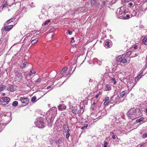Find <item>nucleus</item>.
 <instances>
[{
	"label": "nucleus",
	"mask_w": 147,
	"mask_h": 147,
	"mask_svg": "<svg viewBox=\"0 0 147 147\" xmlns=\"http://www.w3.org/2000/svg\"><path fill=\"white\" fill-rule=\"evenodd\" d=\"M134 48L135 49H137L138 48V45H135L134 47Z\"/></svg>",
	"instance_id": "obj_50"
},
{
	"label": "nucleus",
	"mask_w": 147,
	"mask_h": 147,
	"mask_svg": "<svg viewBox=\"0 0 147 147\" xmlns=\"http://www.w3.org/2000/svg\"><path fill=\"white\" fill-rule=\"evenodd\" d=\"M93 82V80L92 79H90L89 82V83H91V82Z\"/></svg>",
	"instance_id": "obj_51"
},
{
	"label": "nucleus",
	"mask_w": 147,
	"mask_h": 147,
	"mask_svg": "<svg viewBox=\"0 0 147 147\" xmlns=\"http://www.w3.org/2000/svg\"><path fill=\"white\" fill-rule=\"evenodd\" d=\"M132 0H122V1L123 3H127L129 1H131Z\"/></svg>",
	"instance_id": "obj_36"
},
{
	"label": "nucleus",
	"mask_w": 147,
	"mask_h": 147,
	"mask_svg": "<svg viewBox=\"0 0 147 147\" xmlns=\"http://www.w3.org/2000/svg\"><path fill=\"white\" fill-rule=\"evenodd\" d=\"M61 139H59L57 141H56V143L57 144H60L61 142Z\"/></svg>",
	"instance_id": "obj_38"
},
{
	"label": "nucleus",
	"mask_w": 147,
	"mask_h": 147,
	"mask_svg": "<svg viewBox=\"0 0 147 147\" xmlns=\"http://www.w3.org/2000/svg\"><path fill=\"white\" fill-rule=\"evenodd\" d=\"M71 39L72 40H74V37H72L71 38Z\"/></svg>",
	"instance_id": "obj_62"
},
{
	"label": "nucleus",
	"mask_w": 147,
	"mask_h": 147,
	"mask_svg": "<svg viewBox=\"0 0 147 147\" xmlns=\"http://www.w3.org/2000/svg\"><path fill=\"white\" fill-rule=\"evenodd\" d=\"M16 77L18 80H21L22 79L23 76L21 73L19 72L16 74Z\"/></svg>",
	"instance_id": "obj_6"
},
{
	"label": "nucleus",
	"mask_w": 147,
	"mask_h": 147,
	"mask_svg": "<svg viewBox=\"0 0 147 147\" xmlns=\"http://www.w3.org/2000/svg\"><path fill=\"white\" fill-rule=\"evenodd\" d=\"M122 10H123V15H125L126 13L127 12V10L126 9H123Z\"/></svg>",
	"instance_id": "obj_32"
},
{
	"label": "nucleus",
	"mask_w": 147,
	"mask_h": 147,
	"mask_svg": "<svg viewBox=\"0 0 147 147\" xmlns=\"http://www.w3.org/2000/svg\"><path fill=\"white\" fill-rule=\"evenodd\" d=\"M18 105V102L17 101H14L13 102L12 105L13 106L16 107Z\"/></svg>",
	"instance_id": "obj_21"
},
{
	"label": "nucleus",
	"mask_w": 147,
	"mask_h": 147,
	"mask_svg": "<svg viewBox=\"0 0 147 147\" xmlns=\"http://www.w3.org/2000/svg\"><path fill=\"white\" fill-rule=\"evenodd\" d=\"M96 104V103H95V102H94L93 103L91 107H92L93 106H94Z\"/></svg>",
	"instance_id": "obj_52"
},
{
	"label": "nucleus",
	"mask_w": 147,
	"mask_h": 147,
	"mask_svg": "<svg viewBox=\"0 0 147 147\" xmlns=\"http://www.w3.org/2000/svg\"><path fill=\"white\" fill-rule=\"evenodd\" d=\"M111 81L112 82H113L114 84H115L116 83V82L115 80V79L114 78H112L111 79Z\"/></svg>",
	"instance_id": "obj_30"
},
{
	"label": "nucleus",
	"mask_w": 147,
	"mask_h": 147,
	"mask_svg": "<svg viewBox=\"0 0 147 147\" xmlns=\"http://www.w3.org/2000/svg\"><path fill=\"white\" fill-rule=\"evenodd\" d=\"M51 88V86H49L47 87V89H48Z\"/></svg>",
	"instance_id": "obj_58"
},
{
	"label": "nucleus",
	"mask_w": 147,
	"mask_h": 147,
	"mask_svg": "<svg viewBox=\"0 0 147 147\" xmlns=\"http://www.w3.org/2000/svg\"><path fill=\"white\" fill-rule=\"evenodd\" d=\"M103 100L105 101V102H107L109 103H110L109 98L108 96H106L105 98V99L104 100Z\"/></svg>",
	"instance_id": "obj_26"
},
{
	"label": "nucleus",
	"mask_w": 147,
	"mask_h": 147,
	"mask_svg": "<svg viewBox=\"0 0 147 147\" xmlns=\"http://www.w3.org/2000/svg\"><path fill=\"white\" fill-rule=\"evenodd\" d=\"M144 111L146 113H147V108H146Z\"/></svg>",
	"instance_id": "obj_60"
},
{
	"label": "nucleus",
	"mask_w": 147,
	"mask_h": 147,
	"mask_svg": "<svg viewBox=\"0 0 147 147\" xmlns=\"http://www.w3.org/2000/svg\"><path fill=\"white\" fill-rule=\"evenodd\" d=\"M109 103L105 101L104 103V105H109Z\"/></svg>",
	"instance_id": "obj_45"
},
{
	"label": "nucleus",
	"mask_w": 147,
	"mask_h": 147,
	"mask_svg": "<svg viewBox=\"0 0 147 147\" xmlns=\"http://www.w3.org/2000/svg\"><path fill=\"white\" fill-rule=\"evenodd\" d=\"M62 107V106L61 105H60L58 106V109L59 110H62V109L61 108Z\"/></svg>",
	"instance_id": "obj_43"
},
{
	"label": "nucleus",
	"mask_w": 147,
	"mask_h": 147,
	"mask_svg": "<svg viewBox=\"0 0 147 147\" xmlns=\"http://www.w3.org/2000/svg\"><path fill=\"white\" fill-rule=\"evenodd\" d=\"M131 53L130 51H129L127 53L126 55H131Z\"/></svg>",
	"instance_id": "obj_48"
},
{
	"label": "nucleus",
	"mask_w": 147,
	"mask_h": 147,
	"mask_svg": "<svg viewBox=\"0 0 147 147\" xmlns=\"http://www.w3.org/2000/svg\"><path fill=\"white\" fill-rule=\"evenodd\" d=\"M14 26L13 25L7 26L5 27L4 29L6 31H9L12 29Z\"/></svg>",
	"instance_id": "obj_8"
},
{
	"label": "nucleus",
	"mask_w": 147,
	"mask_h": 147,
	"mask_svg": "<svg viewBox=\"0 0 147 147\" xmlns=\"http://www.w3.org/2000/svg\"><path fill=\"white\" fill-rule=\"evenodd\" d=\"M144 119V118L143 117H142L139 119H138L136 120V122L137 123H140L142 121H143Z\"/></svg>",
	"instance_id": "obj_16"
},
{
	"label": "nucleus",
	"mask_w": 147,
	"mask_h": 147,
	"mask_svg": "<svg viewBox=\"0 0 147 147\" xmlns=\"http://www.w3.org/2000/svg\"><path fill=\"white\" fill-rule=\"evenodd\" d=\"M73 113L74 114H77L79 112V110L76 107H73L72 109Z\"/></svg>",
	"instance_id": "obj_5"
},
{
	"label": "nucleus",
	"mask_w": 147,
	"mask_h": 147,
	"mask_svg": "<svg viewBox=\"0 0 147 147\" xmlns=\"http://www.w3.org/2000/svg\"><path fill=\"white\" fill-rule=\"evenodd\" d=\"M3 127H4V125L3 123L1 122H0V129L2 128Z\"/></svg>",
	"instance_id": "obj_34"
},
{
	"label": "nucleus",
	"mask_w": 147,
	"mask_h": 147,
	"mask_svg": "<svg viewBox=\"0 0 147 147\" xmlns=\"http://www.w3.org/2000/svg\"><path fill=\"white\" fill-rule=\"evenodd\" d=\"M108 143L106 141H105L104 142V147H107V145Z\"/></svg>",
	"instance_id": "obj_35"
},
{
	"label": "nucleus",
	"mask_w": 147,
	"mask_h": 147,
	"mask_svg": "<svg viewBox=\"0 0 147 147\" xmlns=\"http://www.w3.org/2000/svg\"><path fill=\"white\" fill-rule=\"evenodd\" d=\"M91 108H92V110H96V106H94L93 107H91Z\"/></svg>",
	"instance_id": "obj_44"
},
{
	"label": "nucleus",
	"mask_w": 147,
	"mask_h": 147,
	"mask_svg": "<svg viewBox=\"0 0 147 147\" xmlns=\"http://www.w3.org/2000/svg\"><path fill=\"white\" fill-rule=\"evenodd\" d=\"M38 41V39L37 38H36L35 39L33 40L31 42V43L32 44H35V43H36Z\"/></svg>",
	"instance_id": "obj_19"
},
{
	"label": "nucleus",
	"mask_w": 147,
	"mask_h": 147,
	"mask_svg": "<svg viewBox=\"0 0 147 147\" xmlns=\"http://www.w3.org/2000/svg\"><path fill=\"white\" fill-rule=\"evenodd\" d=\"M3 100L5 102H9L10 100V98L8 97H4L3 99Z\"/></svg>",
	"instance_id": "obj_15"
},
{
	"label": "nucleus",
	"mask_w": 147,
	"mask_h": 147,
	"mask_svg": "<svg viewBox=\"0 0 147 147\" xmlns=\"http://www.w3.org/2000/svg\"><path fill=\"white\" fill-rule=\"evenodd\" d=\"M12 21V20H11V19H10L7 20V21L6 22L7 23V24H8Z\"/></svg>",
	"instance_id": "obj_42"
},
{
	"label": "nucleus",
	"mask_w": 147,
	"mask_h": 147,
	"mask_svg": "<svg viewBox=\"0 0 147 147\" xmlns=\"http://www.w3.org/2000/svg\"><path fill=\"white\" fill-rule=\"evenodd\" d=\"M69 67V66H66V67H65V71L66 70L67 68H68Z\"/></svg>",
	"instance_id": "obj_55"
},
{
	"label": "nucleus",
	"mask_w": 147,
	"mask_h": 147,
	"mask_svg": "<svg viewBox=\"0 0 147 147\" xmlns=\"http://www.w3.org/2000/svg\"><path fill=\"white\" fill-rule=\"evenodd\" d=\"M122 58V57L121 56H119L117 58V61L118 62H121V60Z\"/></svg>",
	"instance_id": "obj_28"
},
{
	"label": "nucleus",
	"mask_w": 147,
	"mask_h": 147,
	"mask_svg": "<svg viewBox=\"0 0 147 147\" xmlns=\"http://www.w3.org/2000/svg\"><path fill=\"white\" fill-rule=\"evenodd\" d=\"M5 86L4 85L0 86V92L4 90L5 89Z\"/></svg>",
	"instance_id": "obj_22"
},
{
	"label": "nucleus",
	"mask_w": 147,
	"mask_h": 147,
	"mask_svg": "<svg viewBox=\"0 0 147 147\" xmlns=\"http://www.w3.org/2000/svg\"><path fill=\"white\" fill-rule=\"evenodd\" d=\"M135 84L133 82L130 81L128 82L127 84V87H128L129 89H130V90L133 88Z\"/></svg>",
	"instance_id": "obj_7"
},
{
	"label": "nucleus",
	"mask_w": 147,
	"mask_h": 147,
	"mask_svg": "<svg viewBox=\"0 0 147 147\" xmlns=\"http://www.w3.org/2000/svg\"><path fill=\"white\" fill-rule=\"evenodd\" d=\"M129 6L131 7L133 5V3L132 2H130L129 4Z\"/></svg>",
	"instance_id": "obj_47"
},
{
	"label": "nucleus",
	"mask_w": 147,
	"mask_h": 147,
	"mask_svg": "<svg viewBox=\"0 0 147 147\" xmlns=\"http://www.w3.org/2000/svg\"><path fill=\"white\" fill-rule=\"evenodd\" d=\"M36 73V72L35 71H34L33 72V73L34 74H35Z\"/></svg>",
	"instance_id": "obj_63"
},
{
	"label": "nucleus",
	"mask_w": 147,
	"mask_h": 147,
	"mask_svg": "<svg viewBox=\"0 0 147 147\" xmlns=\"http://www.w3.org/2000/svg\"><path fill=\"white\" fill-rule=\"evenodd\" d=\"M117 11H118V12L117 13L118 15L119 16L123 15V10L121 8H118L117 9Z\"/></svg>",
	"instance_id": "obj_13"
},
{
	"label": "nucleus",
	"mask_w": 147,
	"mask_h": 147,
	"mask_svg": "<svg viewBox=\"0 0 147 147\" xmlns=\"http://www.w3.org/2000/svg\"><path fill=\"white\" fill-rule=\"evenodd\" d=\"M128 92H127V91H123L121 92L120 93L119 95L121 98L125 96H126Z\"/></svg>",
	"instance_id": "obj_9"
},
{
	"label": "nucleus",
	"mask_w": 147,
	"mask_h": 147,
	"mask_svg": "<svg viewBox=\"0 0 147 147\" xmlns=\"http://www.w3.org/2000/svg\"><path fill=\"white\" fill-rule=\"evenodd\" d=\"M67 33L69 35H71L72 33V32L70 30H67Z\"/></svg>",
	"instance_id": "obj_40"
},
{
	"label": "nucleus",
	"mask_w": 147,
	"mask_h": 147,
	"mask_svg": "<svg viewBox=\"0 0 147 147\" xmlns=\"http://www.w3.org/2000/svg\"><path fill=\"white\" fill-rule=\"evenodd\" d=\"M70 130H68L67 132V133L66 134V138L67 139L68 138H69V136H70V133L69 132Z\"/></svg>",
	"instance_id": "obj_23"
},
{
	"label": "nucleus",
	"mask_w": 147,
	"mask_h": 147,
	"mask_svg": "<svg viewBox=\"0 0 147 147\" xmlns=\"http://www.w3.org/2000/svg\"><path fill=\"white\" fill-rule=\"evenodd\" d=\"M88 126V124H85L84 125V126L81 128V129H84L85 128H86Z\"/></svg>",
	"instance_id": "obj_33"
},
{
	"label": "nucleus",
	"mask_w": 147,
	"mask_h": 147,
	"mask_svg": "<svg viewBox=\"0 0 147 147\" xmlns=\"http://www.w3.org/2000/svg\"><path fill=\"white\" fill-rule=\"evenodd\" d=\"M27 64H28V63L26 62L24 63L23 64V66L22 68L26 67H27Z\"/></svg>",
	"instance_id": "obj_39"
},
{
	"label": "nucleus",
	"mask_w": 147,
	"mask_h": 147,
	"mask_svg": "<svg viewBox=\"0 0 147 147\" xmlns=\"http://www.w3.org/2000/svg\"><path fill=\"white\" fill-rule=\"evenodd\" d=\"M137 111L134 108H131L128 111L127 115L128 118L131 119H134L137 117Z\"/></svg>",
	"instance_id": "obj_1"
},
{
	"label": "nucleus",
	"mask_w": 147,
	"mask_h": 147,
	"mask_svg": "<svg viewBox=\"0 0 147 147\" xmlns=\"http://www.w3.org/2000/svg\"><path fill=\"white\" fill-rule=\"evenodd\" d=\"M71 75V72L70 70H69V71H68L67 74L66 75L65 77L68 78Z\"/></svg>",
	"instance_id": "obj_29"
},
{
	"label": "nucleus",
	"mask_w": 147,
	"mask_h": 147,
	"mask_svg": "<svg viewBox=\"0 0 147 147\" xmlns=\"http://www.w3.org/2000/svg\"><path fill=\"white\" fill-rule=\"evenodd\" d=\"M19 100L24 106L28 104L29 101V99L27 97H21Z\"/></svg>",
	"instance_id": "obj_3"
},
{
	"label": "nucleus",
	"mask_w": 147,
	"mask_h": 147,
	"mask_svg": "<svg viewBox=\"0 0 147 147\" xmlns=\"http://www.w3.org/2000/svg\"><path fill=\"white\" fill-rule=\"evenodd\" d=\"M143 42L144 44L147 45V38L146 37L144 38L143 39Z\"/></svg>",
	"instance_id": "obj_20"
},
{
	"label": "nucleus",
	"mask_w": 147,
	"mask_h": 147,
	"mask_svg": "<svg viewBox=\"0 0 147 147\" xmlns=\"http://www.w3.org/2000/svg\"><path fill=\"white\" fill-rule=\"evenodd\" d=\"M98 0H91L90 3L92 5H94Z\"/></svg>",
	"instance_id": "obj_17"
},
{
	"label": "nucleus",
	"mask_w": 147,
	"mask_h": 147,
	"mask_svg": "<svg viewBox=\"0 0 147 147\" xmlns=\"http://www.w3.org/2000/svg\"><path fill=\"white\" fill-rule=\"evenodd\" d=\"M64 68H63L62 69V71H61V73H62V74L63 72H64Z\"/></svg>",
	"instance_id": "obj_57"
},
{
	"label": "nucleus",
	"mask_w": 147,
	"mask_h": 147,
	"mask_svg": "<svg viewBox=\"0 0 147 147\" xmlns=\"http://www.w3.org/2000/svg\"><path fill=\"white\" fill-rule=\"evenodd\" d=\"M99 94H97L95 96V97H96V98H98V97H99Z\"/></svg>",
	"instance_id": "obj_56"
},
{
	"label": "nucleus",
	"mask_w": 147,
	"mask_h": 147,
	"mask_svg": "<svg viewBox=\"0 0 147 147\" xmlns=\"http://www.w3.org/2000/svg\"><path fill=\"white\" fill-rule=\"evenodd\" d=\"M32 73H33V72H32V71L30 70V73H29V76H31L32 75Z\"/></svg>",
	"instance_id": "obj_46"
},
{
	"label": "nucleus",
	"mask_w": 147,
	"mask_h": 147,
	"mask_svg": "<svg viewBox=\"0 0 147 147\" xmlns=\"http://www.w3.org/2000/svg\"><path fill=\"white\" fill-rule=\"evenodd\" d=\"M7 5L6 4H5L4 5H3V8L4 7H6V6H7Z\"/></svg>",
	"instance_id": "obj_54"
},
{
	"label": "nucleus",
	"mask_w": 147,
	"mask_h": 147,
	"mask_svg": "<svg viewBox=\"0 0 147 147\" xmlns=\"http://www.w3.org/2000/svg\"><path fill=\"white\" fill-rule=\"evenodd\" d=\"M105 86L106 88L107 89V90H111V87L110 85L108 84H106Z\"/></svg>",
	"instance_id": "obj_24"
},
{
	"label": "nucleus",
	"mask_w": 147,
	"mask_h": 147,
	"mask_svg": "<svg viewBox=\"0 0 147 147\" xmlns=\"http://www.w3.org/2000/svg\"><path fill=\"white\" fill-rule=\"evenodd\" d=\"M120 17H121V18H123V19H127L129 18L130 17V15L129 14H127L126 15H123L120 16Z\"/></svg>",
	"instance_id": "obj_11"
},
{
	"label": "nucleus",
	"mask_w": 147,
	"mask_h": 147,
	"mask_svg": "<svg viewBox=\"0 0 147 147\" xmlns=\"http://www.w3.org/2000/svg\"><path fill=\"white\" fill-rule=\"evenodd\" d=\"M112 42L110 40L105 41L104 42V45L106 48L111 47L112 46Z\"/></svg>",
	"instance_id": "obj_4"
},
{
	"label": "nucleus",
	"mask_w": 147,
	"mask_h": 147,
	"mask_svg": "<svg viewBox=\"0 0 147 147\" xmlns=\"http://www.w3.org/2000/svg\"><path fill=\"white\" fill-rule=\"evenodd\" d=\"M50 20L49 19V20H46V21H45V22L44 23V24L45 25H47V24L48 23L50 22Z\"/></svg>",
	"instance_id": "obj_37"
},
{
	"label": "nucleus",
	"mask_w": 147,
	"mask_h": 147,
	"mask_svg": "<svg viewBox=\"0 0 147 147\" xmlns=\"http://www.w3.org/2000/svg\"><path fill=\"white\" fill-rule=\"evenodd\" d=\"M36 126L39 128H43L45 127V123L44 121L41 118H38L35 122Z\"/></svg>",
	"instance_id": "obj_2"
},
{
	"label": "nucleus",
	"mask_w": 147,
	"mask_h": 147,
	"mask_svg": "<svg viewBox=\"0 0 147 147\" xmlns=\"http://www.w3.org/2000/svg\"><path fill=\"white\" fill-rule=\"evenodd\" d=\"M41 81V79L39 78L35 82V83L38 84L40 83Z\"/></svg>",
	"instance_id": "obj_27"
},
{
	"label": "nucleus",
	"mask_w": 147,
	"mask_h": 147,
	"mask_svg": "<svg viewBox=\"0 0 147 147\" xmlns=\"http://www.w3.org/2000/svg\"><path fill=\"white\" fill-rule=\"evenodd\" d=\"M16 88L13 86H11L9 87L7 89V90L9 91L13 92L15 90Z\"/></svg>",
	"instance_id": "obj_12"
},
{
	"label": "nucleus",
	"mask_w": 147,
	"mask_h": 147,
	"mask_svg": "<svg viewBox=\"0 0 147 147\" xmlns=\"http://www.w3.org/2000/svg\"><path fill=\"white\" fill-rule=\"evenodd\" d=\"M124 36L127 39V36L126 35H125Z\"/></svg>",
	"instance_id": "obj_61"
},
{
	"label": "nucleus",
	"mask_w": 147,
	"mask_h": 147,
	"mask_svg": "<svg viewBox=\"0 0 147 147\" xmlns=\"http://www.w3.org/2000/svg\"><path fill=\"white\" fill-rule=\"evenodd\" d=\"M147 137V133L146 134H143L142 135V137L143 138H145Z\"/></svg>",
	"instance_id": "obj_41"
},
{
	"label": "nucleus",
	"mask_w": 147,
	"mask_h": 147,
	"mask_svg": "<svg viewBox=\"0 0 147 147\" xmlns=\"http://www.w3.org/2000/svg\"><path fill=\"white\" fill-rule=\"evenodd\" d=\"M36 99V98L35 96L31 98L32 102H35Z\"/></svg>",
	"instance_id": "obj_31"
},
{
	"label": "nucleus",
	"mask_w": 147,
	"mask_h": 147,
	"mask_svg": "<svg viewBox=\"0 0 147 147\" xmlns=\"http://www.w3.org/2000/svg\"><path fill=\"white\" fill-rule=\"evenodd\" d=\"M106 4V3L105 1H102V5L103 6H105V5Z\"/></svg>",
	"instance_id": "obj_49"
},
{
	"label": "nucleus",
	"mask_w": 147,
	"mask_h": 147,
	"mask_svg": "<svg viewBox=\"0 0 147 147\" xmlns=\"http://www.w3.org/2000/svg\"><path fill=\"white\" fill-rule=\"evenodd\" d=\"M109 102L110 103H113L115 102V99L114 95L112 96L109 100Z\"/></svg>",
	"instance_id": "obj_14"
},
{
	"label": "nucleus",
	"mask_w": 147,
	"mask_h": 147,
	"mask_svg": "<svg viewBox=\"0 0 147 147\" xmlns=\"http://www.w3.org/2000/svg\"><path fill=\"white\" fill-rule=\"evenodd\" d=\"M110 134H113V135H114L115 133H114L113 132V131H112L110 132Z\"/></svg>",
	"instance_id": "obj_59"
},
{
	"label": "nucleus",
	"mask_w": 147,
	"mask_h": 147,
	"mask_svg": "<svg viewBox=\"0 0 147 147\" xmlns=\"http://www.w3.org/2000/svg\"><path fill=\"white\" fill-rule=\"evenodd\" d=\"M145 2H147V0H145Z\"/></svg>",
	"instance_id": "obj_64"
},
{
	"label": "nucleus",
	"mask_w": 147,
	"mask_h": 147,
	"mask_svg": "<svg viewBox=\"0 0 147 147\" xmlns=\"http://www.w3.org/2000/svg\"><path fill=\"white\" fill-rule=\"evenodd\" d=\"M121 62L123 63H126L127 62V60L124 57H122V58H121Z\"/></svg>",
	"instance_id": "obj_25"
},
{
	"label": "nucleus",
	"mask_w": 147,
	"mask_h": 147,
	"mask_svg": "<svg viewBox=\"0 0 147 147\" xmlns=\"http://www.w3.org/2000/svg\"><path fill=\"white\" fill-rule=\"evenodd\" d=\"M112 138H113V139H115V135H113L112 136Z\"/></svg>",
	"instance_id": "obj_53"
},
{
	"label": "nucleus",
	"mask_w": 147,
	"mask_h": 147,
	"mask_svg": "<svg viewBox=\"0 0 147 147\" xmlns=\"http://www.w3.org/2000/svg\"><path fill=\"white\" fill-rule=\"evenodd\" d=\"M114 96L115 99V102H119H119H120V100L121 99V97L119 95H114Z\"/></svg>",
	"instance_id": "obj_10"
},
{
	"label": "nucleus",
	"mask_w": 147,
	"mask_h": 147,
	"mask_svg": "<svg viewBox=\"0 0 147 147\" xmlns=\"http://www.w3.org/2000/svg\"><path fill=\"white\" fill-rule=\"evenodd\" d=\"M143 75V72H142L137 77V78L138 79V80H139Z\"/></svg>",
	"instance_id": "obj_18"
}]
</instances>
